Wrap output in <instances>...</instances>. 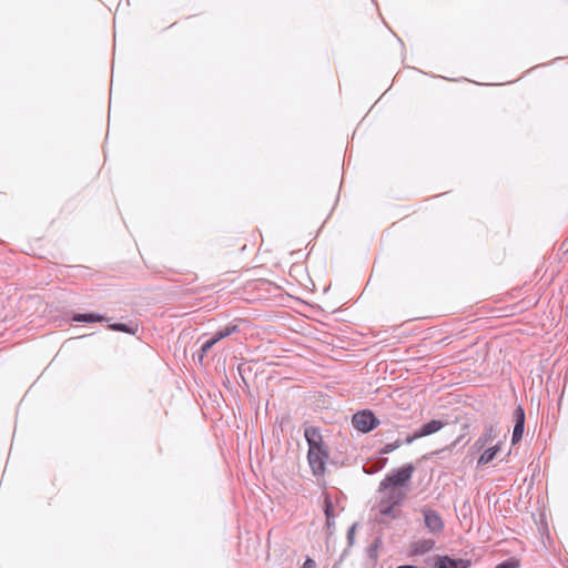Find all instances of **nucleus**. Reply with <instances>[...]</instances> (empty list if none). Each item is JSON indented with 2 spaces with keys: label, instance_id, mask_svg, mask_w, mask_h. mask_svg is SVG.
Here are the masks:
<instances>
[{
  "label": "nucleus",
  "instance_id": "nucleus-1",
  "mask_svg": "<svg viewBox=\"0 0 568 568\" xmlns=\"http://www.w3.org/2000/svg\"><path fill=\"white\" fill-rule=\"evenodd\" d=\"M304 436L308 445L307 460L314 476H323L326 470L328 450L317 427H306Z\"/></svg>",
  "mask_w": 568,
  "mask_h": 568
},
{
  "label": "nucleus",
  "instance_id": "nucleus-2",
  "mask_svg": "<svg viewBox=\"0 0 568 568\" xmlns=\"http://www.w3.org/2000/svg\"><path fill=\"white\" fill-rule=\"evenodd\" d=\"M378 493L382 495L377 503L378 513L390 519H397L400 516V510L396 509L404 499L406 498V491L399 487H390L386 489H381V485L378 486Z\"/></svg>",
  "mask_w": 568,
  "mask_h": 568
},
{
  "label": "nucleus",
  "instance_id": "nucleus-3",
  "mask_svg": "<svg viewBox=\"0 0 568 568\" xmlns=\"http://www.w3.org/2000/svg\"><path fill=\"white\" fill-rule=\"evenodd\" d=\"M414 470L415 467L413 466V464H406L403 467L388 473L379 483L381 489H386L390 487L403 488L412 479Z\"/></svg>",
  "mask_w": 568,
  "mask_h": 568
},
{
  "label": "nucleus",
  "instance_id": "nucleus-4",
  "mask_svg": "<svg viewBox=\"0 0 568 568\" xmlns=\"http://www.w3.org/2000/svg\"><path fill=\"white\" fill-rule=\"evenodd\" d=\"M352 424L355 429L366 434L379 425V420L374 413L368 409L359 410L353 415Z\"/></svg>",
  "mask_w": 568,
  "mask_h": 568
},
{
  "label": "nucleus",
  "instance_id": "nucleus-5",
  "mask_svg": "<svg viewBox=\"0 0 568 568\" xmlns=\"http://www.w3.org/2000/svg\"><path fill=\"white\" fill-rule=\"evenodd\" d=\"M444 427V423L439 419H433L426 424H424L420 428H418L414 434L407 435L405 437V444L409 445L414 440L433 435L440 430Z\"/></svg>",
  "mask_w": 568,
  "mask_h": 568
},
{
  "label": "nucleus",
  "instance_id": "nucleus-6",
  "mask_svg": "<svg viewBox=\"0 0 568 568\" xmlns=\"http://www.w3.org/2000/svg\"><path fill=\"white\" fill-rule=\"evenodd\" d=\"M420 511L424 516L425 526L430 532L437 534L444 529V521L437 511L429 507H423Z\"/></svg>",
  "mask_w": 568,
  "mask_h": 568
},
{
  "label": "nucleus",
  "instance_id": "nucleus-7",
  "mask_svg": "<svg viewBox=\"0 0 568 568\" xmlns=\"http://www.w3.org/2000/svg\"><path fill=\"white\" fill-rule=\"evenodd\" d=\"M499 436V428L495 424H487L474 443L475 450H481L486 445L491 444Z\"/></svg>",
  "mask_w": 568,
  "mask_h": 568
},
{
  "label": "nucleus",
  "instance_id": "nucleus-8",
  "mask_svg": "<svg viewBox=\"0 0 568 568\" xmlns=\"http://www.w3.org/2000/svg\"><path fill=\"white\" fill-rule=\"evenodd\" d=\"M515 426L511 436V443L515 445L521 438L525 428V410L521 406H517L514 410Z\"/></svg>",
  "mask_w": 568,
  "mask_h": 568
},
{
  "label": "nucleus",
  "instance_id": "nucleus-9",
  "mask_svg": "<svg viewBox=\"0 0 568 568\" xmlns=\"http://www.w3.org/2000/svg\"><path fill=\"white\" fill-rule=\"evenodd\" d=\"M435 547V540L433 539H418L410 544L409 552L414 556H422L429 552Z\"/></svg>",
  "mask_w": 568,
  "mask_h": 568
},
{
  "label": "nucleus",
  "instance_id": "nucleus-10",
  "mask_svg": "<svg viewBox=\"0 0 568 568\" xmlns=\"http://www.w3.org/2000/svg\"><path fill=\"white\" fill-rule=\"evenodd\" d=\"M469 566V560L453 559L448 556H440L436 561V568H468Z\"/></svg>",
  "mask_w": 568,
  "mask_h": 568
},
{
  "label": "nucleus",
  "instance_id": "nucleus-11",
  "mask_svg": "<svg viewBox=\"0 0 568 568\" xmlns=\"http://www.w3.org/2000/svg\"><path fill=\"white\" fill-rule=\"evenodd\" d=\"M500 444L501 442L498 440L495 445L485 449L484 453L478 458L477 465L481 466L490 463L496 457L497 453L500 450Z\"/></svg>",
  "mask_w": 568,
  "mask_h": 568
},
{
  "label": "nucleus",
  "instance_id": "nucleus-12",
  "mask_svg": "<svg viewBox=\"0 0 568 568\" xmlns=\"http://www.w3.org/2000/svg\"><path fill=\"white\" fill-rule=\"evenodd\" d=\"M110 328L112 331H118V332H123V333L134 335L138 332V324L135 322L115 323V324H111Z\"/></svg>",
  "mask_w": 568,
  "mask_h": 568
},
{
  "label": "nucleus",
  "instance_id": "nucleus-13",
  "mask_svg": "<svg viewBox=\"0 0 568 568\" xmlns=\"http://www.w3.org/2000/svg\"><path fill=\"white\" fill-rule=\"evenodd\" d=\"M72 321L80 323H94V322H103L105 318L98 314H75L72 317Z\"/></svg>",
  "mask_w": 568,
  "mask_h": 568
},
{
  "label": "nucleus",
  "instance_id": "nucleus-14",
  "mask_svg": "<svg viewBox=\"0 0 568 568\" xmlns=\"http://www.w3.org/2000/svg\"><path fill=\"white\" fill-rule=\"evenodd\" d=\"M240 331L239 326L233 324V325H229L220 331H217L213 337H214V341L220 342L221 339L225 338V337H229L230 335L234 334V333H237Z\"/></svg>",
  "mask_w": 568,
  "mask_h": 568
},
{
  "label": "nucleus",
  "instance_id": "nucleus-15",
  "mask_svg": "<svg viewBox=\"0 0 568 568\" xmlns=\"http://www.w3.org/2000/svg\"><path fill=\"white\" fill-rule=\"evenodd\" d=\"M333 508H334V506H333L332 499L328 496H326L324 499V513H325V517H326V525L328 527L334 525Z\"/></svg>",
  "mask_w": 568,
  "mask_h": 568
},
{
  "label": "nucleus",
  "instance_id": "nucleus-16",
  "mask_svg": "<svg viewBox=\"0 0 568 568\" xmlns=\"http://www.w3.org/2000/svg\"><path fill=\"white\" fill-rule=\"evenodd\" d=\"M404 443H405V439H404V440H402V439H396V440H395V442H393V443H388V444L384 445V446L379 449V454H382V455L390 454L392 452H394L395 449H397L398 447H400Z\"/></svg>",
  "mask_w": 568,
  "mask_h": 568
},
{
  "label": "nucleus",
  "instance_id": "nucleus-17",
  "mask_svg": "<svg viewBox=\"0 0 568 568\" xmlns=\"http://www.w3.org/2000/svg\"><path fill=\"white\" fill-rule=\"evenodd\" d=\"M496 568H519V560L515 557H510L505 561L498 564Z\"/></svg>",
  "mask_w": 568,
  "mask_h": 568
},
{
  "label": "nucleus",
  "instance_id": "nucleus-18",
  "mask_svg": "<svg viewBox=\"0 0 568 568\" xmlns=\"http://www.w3.org/2000/svg\"><path fill=\"white\" fill-rule=\"evenodd\" d=\"M216 344V341H214V337L212 336L210 339H207L203 345L201 346V358Z\"/></svg>",
  "mask_w": 568,
  "mask_h": 568
},
{
  "label": "nucleus",
  "instance_id": "nucleus-19",
  "mask_svg": "<svg viewBox=\"0 0 568 568\" xmlns=\"http://www.w3.org/2000/svg\"><path fill=\"white\" fill-rule=\"evenodd\" d=\"M355 525H353L348 531H347V539H348V544L352 545L354 542V532H355Z\"/></svg>",
  "mask_w": 568,
  "mask_h": 568
},
{
  "label": "nucleus",
  "instance_id": "nucleus-20",
  "mask_svg": "<svg viewBox=\"0 0 568 568\" xmlns=\"http://www.w3.org/2000/svg\"><path fill=\"white\" fill-rule=\"evenodd\" d=\"M301 568H316V564L312 558H306Z\"/></svg>",
  "mask_w": 568,
  "mask_h": 568
},
{
  "label": "nucleus",
  "instance_id": "nucleus-21",
  "mask_svg": "<svg viewBox=\"0 0 568 568\" xmlns=\"http://www.w3.org/2000/svg\"><path fill=\"white\" fill-rule=\"evenodd\" d=\"M397 568H419V567L414 566V565H403V566H398Z\"/></svg>",
  "mask_w": 568,
  "mask_h": 568
}]
</instances>
